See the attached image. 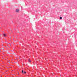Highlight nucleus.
I'll return each mask as SVG.
<instances>
[{
	"label": "nucleus",
	"instance_id": "nucleus-5",
	"mask_svg": "<svg viewBox=\"0 0 77 77\" xmlns=\"http://www.w3.org/2000/svg\"><path fill=\"white\" fill-rule=\"evenodd\" d=\"M4 36H6V34H4Z\"/></svg>",
	"mask_w": 77,
	"mask_h": 77
},
{
	"label": "nucleus",
	"instance_id": "nucleus-1",
	"mask_svg": "<svg viewBox=\"0 0 77 77\" xmlns=\"http://www.w3.org/2000/svg\"><path fill=\"white\" fill-rule=\"evenodd\" d=\"M16 12H19V9H17L16 10Z\"/></svg>",
	"mask_w": 77,
	"mask_h": 77
},
{
	"label": "nucleus",
	"instance_id": "nucleus-2",
	"mask_svg": "<svg viewBox=\"0 0 77 77\" xmlns=\"http://www.w3.org/2000/svg\"><path fill=\"white\" fill-rule=\"evenodd\" d=\"M23 74H26V72H24L23 73Z\"/></svg>",
	"mask_w": 77,
	"mask_h": 77
},
{
	"label": "nucleus",
	"instance_id": "nucleus-4",
	"mask_svg": "<svg viewBox=\"0 0 77 77\" xmlns=\"http://www.w3.org/2000/svg\"><path fill=\"white\" fill-rule=\"evenodd\" d=\"M60 20H61V19H62V17H60Z\"/></svg>",
	"mask_w": 77,
	"mask_h": 77
},
{
	"label": "nucleus",
	"instance_id": "nucleus-6",
	"mask_svg": "<svg viewBox=\"0 0 77 77\" xmlns=\"http://www.w3.org/2000/svg\"><path fill=\"white\" fill-rule=\"evenodd\" d=\"M22 73H23V72H24V71H23V70H22Z\"/></svg>",
	"mask_w": 77,
	"mask_h": 77
},
{
	"label": "nucleus",
	"instance_id": "nucleus-7",
	"mask_svg": "<svg viewBox=\"0 0 77 77\" xmlns=\"http://www.w3.org/2000/svg\"><path fill=\"white\" fill-rule=\"evenodd\" d=\"M2 36H3V35L2 34Z\"/></svg>",
	"mask_w": 77,
	"mask_h": 77
},
{
	"label": "nucleus",
	"instance_id": "nucleus-3",
	"mask_svg": "<svg viewBox=\"0 0 77 77\" xmlns=\"http://www.w3.org/2000/svg\"><path fill=\"white\" fill-rule=\"evenodd\" d=\"M28 61L29 62H31V61L29 59L28 60Z\"/></svg>",
	"mask_w": 77,
	"mask_h": 77
}]
</instances>
